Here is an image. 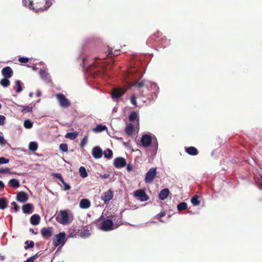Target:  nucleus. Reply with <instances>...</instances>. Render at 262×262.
Segmentation results:
<instances>
[{
	"mask_svg": "<svg viewBox=\"0 0 262 262\" xmlns=\"http://www.w3.org/2000/svg\"><path fill=\"white\" fill-rule=\"evenodd\" d=\"M22 210L25 214H31L33 210V206L30 203H27L23 206Z\"/></svg>",
	"mask_w": 262,
	"mask_h": 262,
	"instance_id": "18",
	"label": "nucleus"
},
{
	"mask_svg": "<svg viewBox=\"0 0 262 262\" xmlns=\"http://www.w3.org/2000/svg\"><path fill=\"white\" fill-rule=\"evenodd\" d=\"M185 149V151L191 156H196L198 154V150L195 147H186Z\"/></svg>",
	"mask_w": 262,
	"mask_h": 262,
	"instance_id": "22",
	"label": "nucleus"
},
{
	"mask_svg": "<svg viewBox=\"0 0 262 262\" xmlns=\"http://www.w3.org/2000/svg\"><path fill=\"white\" fill-rule=\"evenodd\" d=\"M113 197V191L111 190H108L102 194V196H101V199L104 202H106L112 200Z\"/></svg>",
	"mask_w": 262,
	"mask_h": 262,
	"instance_id": "16",
	"label": "nucleus"
},
{
	"mask_svg": "<svg viewBox=\"0 0 262 262\" xmlns=\"http://www.w3.org/2000/svg\"><path fill=\"white\" fill-rule=\"evenodd\" d=\"M66 233L64 232H61L55 235V237L53 238V244L57 247L60 245H63L66 242Z\"/></svg>",
	"mask_w": 262,
	"mask_h": 262,
	"instance_id": "5",
	"label": "nucleus"
},
{
	"mask_svg": "<svg viewBox=\"0 0 262 262\" xmlns=\"http://www.w3.org/2000/svg\"><path fill=\"white\" fill-rule=\"evenodd\" d=\"M59 149L62 152H67L68 150V145L66 143H61L59 145Z\"/></svg>",
	"mask_w": 262,
	"mask_h": 262,
	"instance_id": "43",
	"label": "nucleus"
},
{
	"mask_svg": "<svg viewBox=\"0 0 262 262\" xmlns=\"http://www.w3.org/2000/svg\"><path fill=\"white\" fill-rule=\"evenodd\" d=\"M39 74L43 81L46 82H50L51 81L49 74L44 69H40L39 71Z\"/></svg>",
	"mask_w": 262,
	"mask_h": 262,
	"instance_id": "17",
	"label": "nucleus"
},
{
	"mask_svg": "<svg viewBox=\"0 0 262 262\" xmlns=\"http://www.w3.org/2000/svg\"><path fill=\"white\" fill-rule=\"evenodd\" d=\"M16 85H17L16 92L20 93L23 90L21 86V82L20 80H17L15 81Z\"/></svg>",
	"mask_w": 262,
	"mask_h": 262,
	"instance_id": "42",
	"label": "nucleus"
},
{
	"mask_svg": "<svg viewBox=\"0 0 262 262\" xmlns=\"http://www.w3.org/2000/svg\"><path fill=\"white\" fill-rule=\"evenodd\" d=\"M8 201L6 198H0V209L4 210L7 207Z\"/></svg>",
	"mask_w": 262,
	"mask_h": 262,
	"instance_id": "28",
	"label": "nucleus"
},
{
	"mask_svg": "<svg viewBox=\"0 0 262 262\" xmlns=\"http://www.w3.org/2000/svg\"><path fill=\"white\" fill-rule=\"evenodd\" d=\"M10 82L9 80V78H6L4 77V78L2 79L0 81V84L4 88H7L10 85Z\"/></svg>",
	"mask_w": 262,
	"mask_h": 262,
	"instance_id": "36",
	"label": "nucleus"
},
{
	"mask_svg": "<svg viewBox=\"0 0 262 262\" xmlns=\"http://www.w3.org/2000/svg\"><path fill=\"white\" fill-rule=\"evenodd\" d=\"M119 54V51L115 50L114 52H113L112 49L109 50V52L108 53V56L113 55V56H117Z\"/></svg>",
	"mask_w": 262,
	"mask_h": 262,
	"instance_id": "49",
	"label": "nucleus"
},
{
	"mask_svg": "<svg viewBox=\"0 0 262 262\" xmlns=\"http://www.w3.org/2000/svg\"><path fill=\"white\" fill-rule=\"evenodd\" d=\"M8 184L10 186L14 188H17L20 186V183L19 181L14 178L10 179L9 181Z\"/></svg>",
	"mask_w": 262,
	"mask_h": 262,
	"instance_id": "24",
	"label": "nucleus"
},
{
	"mask_svg": "<svg viewBox=\"0 0 262 262\" xmlns=\"http://www.w3.org/2000/svg\"><path fill=\"white\" fill-rule=\"evenodd\" d=\"M62 184L63 185L64 190H69L71 189L70 185L68 183H67L66 182H64Z\"/></svg>",
	"mask_w": 262,
	"mask_h": 262,
	"instance_id": "52",
	"label": "nucleus"
},
{
	"mask_svg": "<svg viewBox=\"0 0 262 262\" xmlns=\"http://www.w3.org/2000/svg\"><path fill=\"white\" fill-rule=\"evenodd\" d=\"M137 114L135 112H132L130 113L129 116V120L130 121H134L137 118Z\"/></svg>",
	"mask_w": 262,
	"mask_h": 262,
	"instance_id": "41",
	"label": "nucleus"
},
{
	"mask_svg": "<svg viewBox=\"0 0 262 262\" xmlns=\"http://www.w3.org/2000/svg\"><path fill=\"white\" fill-rule=\"evenodd\" d=\"M6 118L3 115H0V125H3L4 124V121Z\"/></svg>",
	"mask_w": 262,
	"mask_h": 262,
	"instance_id": "54",
	"label": "nucleus"
},
{
	"mask_svg": "<svg viewBox=\"0 0 262 262\" xmlns=\"http://www.w3.org/2000/svg\"><path fill=\"white\" fill-rule=\"evenodd\" d=\"M134 85L139 88L144 87L146 91H150L151 92L150 94L146 93L145 90H143L141 92V95L146 97L150 101L154 100L157 98L159 88L157 83L143 80L141 81H138L136 82Z\"/></svg>",
	"mask_w": 262,
	"mask_h": 262,
	"instance_id": "1",
	"label": "nucleus"
},
{
	"mask_svg": "<svg viewBox=\"0 0 262 262\" xmlns=\"http://www.w3.org/2000/svg\"><path fill=\"white\" fill-rule=\"evenodd\" d=\"M79 173L82 178H86L88 176L87 171L83 166H81L79 169Z\"/></svg>",
	"mask_w": 262,
	"mask_h": 262,
	"instance_id": "34",
	"label": "nucleus"
},
{
	"mask_svg": "<svg viewBox=\"0 0 262 262\" xmlns=\"http://www.w3.org/2000/svg\"><path fill=\"white\" fill-rule=\"evenodd\" d=\"M40 217L38 214H33L30 217V223L32 225L36 226L39 224Z\"/></svg>",
	"mask_w": 262,
	"mask_h": 262,
	"instance_id": "23",
	"label": "nucleus"
},
{
	"mask_svg": "<svg viewBox=\"0 0 262 262\" xmlns=\"http://www.w3.org/2000/svg\"><path fill=\"white\" fill-rule=\"evenodd\" d=\"M24 126L26 128H31L33 127V122L29 119H26L24 122Z\"/></svg>",
	"mask_w": 262,
	"mask_h": 262,
	"instance_id": "38",
	"label": "nucleus"
},
{
	"mask_svg": "<svg viewBox=\"0 0 262 262\" xmlns=\"http://www.w3.org/2000/svg\"><path fill=\"white\" fill-rule=\"evenodd\" d=\"M170 191L168 188L163 189L159 193V199L161 200H165L168 196Z\"/></svg>",
	"mask_w": 262,
	"mask_h": 262,
	"instance_id": "19",
	"label": "nucleus"
},
{
	"mask_svg": "<svg viewBox=\"0 0 262 262\" xmlns=\"http://www.w3.org/2000/svg\"><path fill=\"white\" fill-rule=\"evenodd\" d=\"M83 55V52L80 50L79 52V55L78 57H77V59H81L82 60V66L83 69L86 70L88 72L90 73L91 74H93L95 72H93L92 71V69L95 67L97 63L96 62H93V63H91L90 64H86V57H82Z\"/></svg>",
	"mask_w": 262,
	"mask_h": 262,
	"instance_id": "4",
	"label": "nucleus"
},
{
	"mask_svg": "<svg viewBox=\"0 0 262 262\" xmlns=\"http://www.w3.org/2000/svg\"><path fill=\"white\" fill-rule=\"evenodd\" d=\"M110 176V174H100L99 177L102 179H107Z\"/></svg>",
	"mask_w": 262,
	"mask_h": 262,
	"instance_id": "57",
	"label": "nucleus"
},
{
	"mask_svg": "<svg viewBox=\"0 0 262 262\" xmlns=\"http://www.w3.org/2000/svg\"><path fill=\"white\" fill-rule=\"evenodd\" d=\"M4 187H5V184H4V182L0 180V189L4 188Z\"/></svg>",
	"mask_w": 262,
	"mask_h": 262,
	"instance_id": "59",
	"label": "nucleus"
},
{
	"mask_svg": "<svg viewBox=\"0 0 262 262\" xmlns=\"http://www.w3.org/2000/svg\"><path fill=\"white\" fill-rule=\"evenodd\" d=\"M165 214V212H161L160 213H159L158 215L160 217H162V216H164Z\"/></svg>",
	"mask_w": 262,
	"mask_h": 262,
	"instance_id": "60",
	"label": "nucleus"
},
{
	"mask_svg": "<svg viewBox=\"0 0 262 262\" xmlns=\"http://www.w3.org/2000/svg\"><path fill=\"white\" fill-rule=\"evenodd\" d=\"M54 0H22L24 7L29 8L35 12L43 11L52 5Z\"/></svg>",
	"mask_w": 262,
	"mask_h": 262,
	"instance_id": "2",
	"label": "nucleus"
},
{
	"mask_svg": "<svg viewBox=\"0 0 262 262\" xmlns=\"http://www.w3.org/2000/svg\"><path fill=\"white\" fill-rule=\"evenodd\" d=\"M92 154L95 159H98L102 156L103 151L99 146H96L93 148Z\"/></svg>",
	"mask_w": 262,
	"mask_h": 262,
	"instance_id": "15",
	"label": "nucleus"
},
{
	"mask_svg": "<svg viewBox=\"0 0 262 262\" xmlns=\"http://www.w3.org/2000/svg\"><path fill=\"white\" fill-rule=\"evenodd\" d=\"M103 154L104 155L105 158L107 159H111L113 156V153L111 149L107 148L106 150L103 152Z\"/></svg>",
	"mask_w": 262,
	"mask_h": 262,
	"instance_id": "35",
	"label": "nucleus"
},
{
	"mask_svg": "<svg viewBox=\"0 0 262 262\" xmlns=\"http://www.w3.org/2000/svg\"><path fill=\"white\" fill-rule=\"evenodd\" d=\"M187 204L184 202L180 203L177 205V209L179 211L184 210L187 209Z\"/></svg>",
	"mask_w": 262,
	"mask_h": 262,
	"instance_id": "37",
	"label": "nucleus"
},
{
	"mask_svg": "<svg viewBox=\"0 0 262 262\" xmlns=\"http://www.w3.org/2000/svg\"><path fill=\"white\" fill-rule=\"evenodd\" d=\"M116 228L114 227V223L111 219H106L101 223L100 229L103 231H110Z\"/></svg>",
	"mask_w": 262,
	"mask_h": 262,
	"instance_id": "8",
	"label": "nucleus"
},
{
	"mask_svg": "<svg viewBox=\"0 0 262 262\" xmlns=\"http://www.w3.org/2000/svg\"><path fill=\"white\" fill-rule=\"evenodd\" d=\"M9 162V160L8 159L5 157H0V165L7 164Z\"/></svg>",
	"mask_w": 262,
	"mask_h": 262,
	"instance_id": "48",
	"label": "nucleus"
},
{
	"mask_svg": "<svg viewBox=\"0 0 262 262\" xmlns=\"http://www.w3.org/2000/svg\"><path fill=\"white\" fill-rule=\"evenodd\" d=\"M107 129L106 125L99 124L96 126V127L93 128V130L96 132H102L104 130H106Z\"/></svg>",
	"mask_w": 262,
	"mask_h": 262,
	"instance_id": "30",
	"label": "nucleus"
},
{
	"mask_svg": "<svg viewBox=\"0 0 262 262\" xmlns=\"http://www.w3.org/2000/svg\"><path fill=\"white\" fill-rule=\"evenodd\" d=\"M25 244L27 245L24 248L25 250L33 248L34 246V243L32 241H25Z\"/></svg>",
	"mask_w": 262,
	"mask_h": 262,
	"instance_id": "40",
	"label": "nucleus"
},
{
	"mask_svg": "<svg viewBox=\"0 0 262 262\" xmlns=\"http://www.w3.org/2000/svg\"><path fill=\"white\" fill-rule=\"evenodd\" d=\"M38 148V144L35 141L30 142L29 144V149L33 152L37 150Z\"/></svg>",
	"mask_w": 262,
	"mask_h": 262,
	"instance_id": "29",
	"label": "nucleus"
},
{
	"mask_svg": "<svg viewBox=\"0 0 262 262\" xmlns=\"http://www.w3.org/2000/svg\"><path fill=\"white\" fill-rule=\"evenodd\" d=\"M5 256H3V255H1L0 254V259H1V260H4V259H5Z\"/></svg>",
	"mask_w": 262,
	"mask_h": 262,
	"instance_id": "64",
	"label": "nucleus"
},
{
	"mask_svg": "<svg viewBox=\"0 0 262 262\" xmlns=\"http://www.w3.org/2000/svg\"><path fill=\"white\" fill-rule=\"evenodd\" d=\"M134 128V126L130 124L126 127L125 132L128 135H131L133 134Z\"/></svg>",
	"mask_w": 262,
	"mask_h": 262,
	"instance_id": "39",
	"label": "nucleus"
},
{
	"mask_svg": "<svg viewBox=\"0 0 262 262\" xmlns=\"http://www.w3.org/2000/svg\"><path fill=\"white\" fill-rule=\"evenodd\" d=\"M130 102L133 105H134V106L137 105L136 97H135V96L134 95L132 96V97L130 98Z\"/></svg>",
	"mask_w": 262,
	"mask_h": 262,
	"instance_id": "51",
	"label": "nucleus"
},
{
	"mask_svg": "<svg viewBox=\"0 0 262 262\" xmlns=\"http://www.w3.org/2000/svg\"><path fill=\"white\" fill-rule=\"evenodd\" d=\"M260 180H261V183H260V186L259 187V188L260 189H262V175L260 176Z\"/></svg>",
	"mask_w": 262,
	"mask_h": 262,
	"instance_id": "61",
	"label": "nucleus"
},
{
	"mask_svg": "<svg viewBox=\"0 0 262 262\" xmlns=\"http://www.w3.org/2000/svg\"><path fill=\"white\" fill-rule=\"evenodd\" d=\"M126 170L128 172H130L133 170V166L130 164L127 165Z\"/></svg>",
	"mask_w": 262,
	"mask_h": 262,
	"instance_id": "58",
	"label": "nucleus"
},
{
	"mask_svg": "<svg viewBox=\"0 0 262 262\" xmlns=\"http://www.w3.org/2000/svg\"><path fill=\"white\" fill-rule=\"evenodd\" d=\"M41 235L44 238H49L52 236V231L50 228H43L41 230Z\"/></svg>",
	"mask_w": 262,
	"mask_h": 262,
	"instance_id": "21",
	"label": "nucleus"
},
{
	"mask_svg": "<svg viewBox=\"0 0 262 262\" xmlns=\"http://www.w3.org/2000/svg\"><path fill=\"white\" fill-rule=\"evenodd\" d=\"M52 176L55 178L58 179L59 180L61 179V178H62L61 174L59 173H53Z\"/></svg>",
	"mask_w": 262,
	"mask_h": 262,
	"instance_id": "53",
	"label": "nucleus"
},
{
	"mask_svg": "<svg viewBox=\"0 0 262 262\" xmlns=\"http://www.w3.org/2000/svg\"><path fill=\"white\" fill-rule=\"evenodd\" d=\"M11 205L13 206V209L16 211H17L18 209V206L16 202H13L11 203Z\"/></svg>",
	"mask_w": 262,
	"mask_h": 262,
	"instance_id": "56",
	"label": "nucleus"
},
{
	"mask_svg": "<svg viewBox=\"0 0 262 262\" xmlns=\"http://www.w3.org/2000/svg\"><path fill=\"white\" fill-rule=\"evenodd\" d=\"M81 236L83 237H89L90 235V231L88 229H84L82 232L81 233Z\"/></svg>",
	"mask_w": 262,
	"mask_h": 262,
	"instance_id": "44",
	"label": "nucleus"
},
{
	"mask_svg": "<svg viewBox=\"0 0 262 262\" xmlns=\"http://www.w3.org/2000/svg\"><path fill=\"white\" fill-rule=\"evenodd\" d=\"M126 164V161L123 157H119L114 159V165L117 169L122 168L125 167Z\"/></svg>",
	"mask_w": 262,
	"mask_h": 262,
	"instance_id": "12",
	"label": "nucleus"
},
{
	"mask_svg": "<svg viewBox=\"0 0 262 262\" xmlns=\"http://www.w3.org/2000/svg\"><path fill=\"white\" fill-rule=\"evenodd\" d=\"M90 205V201L87 199H81L79 203V206L82 209H88Z\"/></svg>",
	"mask_w": 262,
	"mask_h": 262,
	"instance_id": "20",
	"label": "nucleus"
},
{
	"mask_svg": "<svg viewBox=\"0 0 262 262\" xmlns=\"http://www.w3.org/2000/svg\"><path fill=\"white\" fill-rule=\"evenodd\" d=\"M10 171V169L9 168H1L0 169V173H7Z\"/></svg>",
	"mask_w": 262,
	"mask_h": 262,
	"instance_id": "55",
	"label": "nucleus"
},
{
	"mask_svg": "<svg viewBox=\"0 0 262 262\" xmlns=\"http://www.w3.org/2000/svg\"><path fill=\"white\" fill-rule=\"evenodd\" d=\"M199 196L198 195H195L191 199V202L194 206H198L200 204V201L199 200Z\"/></svg>",
	"mask_w": 262,
	"mask_h": 262,
	"instance_id": "32",
	"label": "nucleus"
},
{
	"mask_svg": "<svg viewBox=\"0 0 262 262\" xmlns=\"http://www.w3.org/2000/svg\"><path fill=\"white\" fill-rule=\"evenodd\" d=\"M56 97L59 101V105L61 107L68 108L71 105L70 101L63 94H57Z\"/></svg>",
	"mask_w": 262,
	"mask_h": 262,
	"instance_id": "6",
	"label": "nucleus"
},
{
	"mask_svg": "<svg viewBox=\"0 0 262 262\" xmlns=\"http://www.w3.org/2000/svg\"><path fill=\"white\" fill-rule=\"evenodd\" d=\"M157 173L156 168H151L146 172L145 177V182L146 183H151L156 177Z\"/></svg>",
	"mask_w": 262,
	"mask_h": 262,
	"instance_id": "9",
	"label": "nucleus"
},
{
	"mask_svg": "<svg viewBox=\"0 0 262 262\" xmlns=\"http://www.w3.org/2000/svg\"><path fill=\"white\" fill-rule=\"evenodd\" d=\"M88 142V136L84 137L80 142V147H83Z\"/></svg>",
	"mask_w": 262,
	"mask_h": 262,
	"instance_id": "47",
	"label": "nucleus"
},
{
	"mask_svg": "<svg viewBox=\"0 0 262 262\" xmlns=\"http://www.w3.org/2000/svg\"><path fill=\"white\" fill-rule=\"evenodd\" d=\"M28 199L27 193L24 191H19L16 195V200L20 203H25Z\"/></svg>",
	"mask_w": 262,
	"mask_h": 262,
	"instance_id": "13",
	"label": "nucleus"
},
{
	"mask_svg": "<svg viewBox=\"0 0 262 262\" xmlns=\"http://www.w3.org/2000/svg\"><path fill=\"white\" fill-rule=\"evenodd\" d=\"M36 96L37 97H39L41 96V92L40 91H38L37 93H36Z\"/></svg>",
	"mask_w": 262,
	"mask_h": 262,
	"instance_id": "63",
	"label": "nucleus"
},
{
	"mask_svg": "<svg viewBox=\"0 0 262 262\" xmlns=\"http://www.w3.org/2000/svg\"><path fill=\"white\" fill-rule=\"evenodd\" d=\"M159 32L158 31L157 33L154 34L151 36L149 37L146 41V45L150 46L154 40L159 37Z\"/></svg>",
	"mask_w": 262,
	"mask_h": 262,
	"instance_id": "26",
	"label": "nucleus"
},
{
	"mask_svg": "<svg viewBox=\"0 0 262 262\" xmlns=\"http://www.w3.org/2000/svg\"><path fill=\"white\" fill-rule=\"evenodd\" d=\"M18 106L23 107V109L21 110V112L25 114L27 113H31L32 112V107L29 106H24L22 105H18Z\"/></svg>",
	"mask_w": 262,
	"mask_h": 262,
	"instance_id": "33",
	"label": "nucleus"
},
{
	"mask_svg": "<svg viewBox=\"0 0 262 262\" xmlns=\"http://www.w3.org/2000/svg\"><path fill=\"white\" fill-rule=\"evenodd\" d=\"M38 254V253L31 256L30 257L27 259V260H26L24 262H33L34 260L37 257Z\"/></svg>",
	"mask_w": 262,
	"mask_h": 262,
	"instance_id": "46",
	"label": "nucleus"
},
{
	"mask_svg": "<svg viewBox=\"0 0 262 262\" xmlns=\"http://www.w3.org/2000/svg\"><path fill=\"white\" fill-rule=\"evenodd\" d=\"M135 197L138 198L141 202L146 201L149 199L148 196L144 189H138L134 192Z\"/></svg>",
	"mask_w": 262,
	"mask_h": 262,
	"instance_id": "11",
	"label": "nucleus"
},
{
	"mask_svg": "<svg viewBox=\"0 0 262 262\" xmlns=\"http://www.w3.org/2000/svg\"><path fill=\"white\" fill-rule=\"evenodd\" d=\"M152 137L151 134H144L141 138V143L142 146L146 147L149 146L152 143Z\"/></svg>",
	"mask_w": 262,
	"mask_h": 262,
	"instance_id": "10",
	"label": "nucleus"
},
{
	"mask_svg": "<svg viewBox=\"0 0 262 262\" xmlns=\"http://www.w3.org/2000/svg\"><path fill=\"white\" fill-rule=\"evenodd\" d=\"M29 60H30L29 58L26 57H19L18 59V60L20 62L23 63H27L29 61Z\"/></svg>",
	"mask_w": 262,
	"mask_h": 262,
	"instance_id": "45",
	"label": "nucleus"
},
{
	"mask_svg": "<svg viewBox=\"0 0 262 262\" xmlns=\"http://www.w3.org/2000/svg\"><path fill=\"white\" fill-rule=\"evenodd\" d=\"M2 74L4 77L10 78L13 75V70L10 67L7 66L2 69Z\"/></svg>",
	"mask_w": 262,
	"mask_h": 262,
	"instance_id": "14",
	"label": "nucleus"
},
{
	"mask_svg": "<svg viewBox=\"0 0 262 262\" xmlns=\"http://www.w3.org/2000/svg\"><path fill=\"white\" fill-rule=\"evenodd\" d=\"M29 231H30V232H31V233H33V234H36V233L35 232V231L34 230V229H32V228H30V229H29Z\"/></svg>",
	"mask_w": 262,
	"mask_h": 262,
	"instance_id": "62",
	"label": "nucleus"
},
{
	"mask_svg": "<svg viewBox=\"0 0 262 262\" xmlns=\"http://www.w3.org/2000/svg\"><path fill=\"white\" fill-rule=\"evenodd\" d=\"M127 89L124 88H115L111 93V96L114 101L118 100L126 92Z\"/></svg>",
	"mask_w": 262,
	"mask_h": 262,
	"instance_id": "7",
	"label": "nucleus"
},
{
	"mask_svg": "<svg viewBox=\"0 0 262 262\" xmlns=\"http://www.w3.org/2000/svg\"><path fill=\"white\" fill-rule=\"evenodd\" d=\"M6 143L9 145V144L5 140L4 136L0 135V145L3 146Z\"/></svg>",
	"mask_w": 262,
	"mask_h": 262,
	"instance_id": "50",
	"label": "nucleus"
},
{
	"mask_svg": "<svg viewBox=\"0 0 262 262\" xmlns=\"http://www.w3.org/2000/svg\"><path fill=\"white\" fill-rule=\"evenodd\" d=\"M73 219V215L71 210L68 209L60 210L56 217V221L63 225L69 224Z\"/></svg>",
	"mask_w": 262,
	"mask_h": 262,
	"instance_id": "3",
	"label": "nucleus"
},
{
	"mask_svg": "<svg viewBox=\"0 0 262 262\" xmlns=\"http://www.w3.org/2000/svg\"><path fill=\"white\" fill-rule=\"evenodd\" d=\"M77 135L78 133L76 132H69L67 133V134L65 136V137L69 138L71 140H74L76 138Z\"/></svg>",
	"mask_w": 262,
	"mask_h": 262,
	"instance_id": "31",
	"label": "nucleus"
},
{
	"mask_svg": "<svg viewBox=\"0 0 262 262\" xmlns=\"http://www.w3.org/2000/svg\"><path fill=\"white\" fill-rule=\"evenodd\" d=\"M151 144L152 147V152L154 154H156L158 150V143L157 138L154 136L152 138Z\"/></svg>",
	"mask_w": 262,
	"mask_h": 262,
	"instance_id": "25",
	"label": "nucleus"
},
{
	"mask_svg": "<svg viewBox=\"0 0 262 262\" xmlns=\"http://www.w3.org/2000/svg\"><path fill=\"white\" fill-rule=\"evenodd\" d=\"M160 44L162 48H165L170 45V40L167 39L165 37H163L161 39Z\"/></svg>",
	"mask_w": 262,
	"mask_h": 262,
	"instance_id": "27",
	"label": "nucleus"
}]
</instances>
